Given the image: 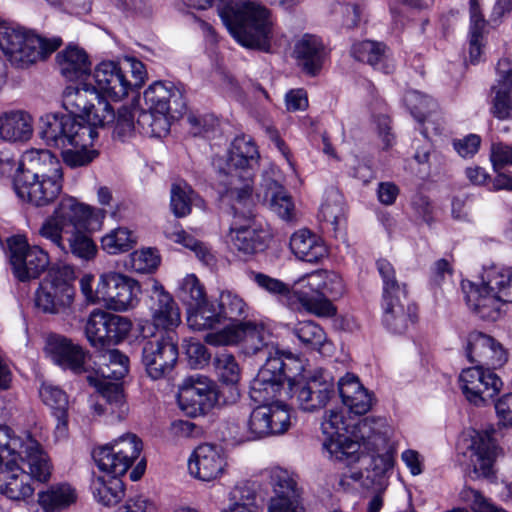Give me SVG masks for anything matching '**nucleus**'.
<instances>
[{
  "mask_svg": "<svg viewBox=\"0 0 512 512\" xmlns=\"http://www.w3.org/2000/svg\"><path fill=\"white\" fill-rule=\"evenodd\" d=\"M51 464L41 445L30 435H12L0 426V493L11 500H25L34 493L31 480L50 479Z\"/></svg>",
  "mask_w": 512,
  "mask_h": 512,
  "instance_id": "nucleus-1",
  "label": "nucleus"
},
{
  "mask_svg": "<svg viewBox=\"0 0 512 512\" xmlns=\"http://www.w3.org/2000/svg\"><path fill=\"white\" fill-rule=\"evenodd\" d=\"M269 335L263 325L254 322H239L220 331L205 335V343L212 346L240 344L246 355H259L265 363L259 369L250 386V396L255 402L268 401L277 397L285 382L286 364L279 355L278 349L266 338Z\"/></svg>",
  "mask_w": 512,
  "mask_h": 512,
  "instance_id": "nucleus-2",
  "label": "nucleus"
},
{
  "mask_svg": "<svg viewBox=\"0 0 512 512\" xmlns=\"http://www.w3.org/2000/svg\"><path fill=\"white\" fill-rule=\"evenodd\" d=\"M18 198L36 208L54 203L63 189L59 159L46 149H32L24 155L13 180Z\"/></svg>",
  "mask_w": 512,
  "mask_h": 512,
  "instance_id": "nucleus-3",
  "label": "nucleus"
},
{
  "mask_svg": "<svg viewBox=\"0 0 512 512\" xmlns=\"http://www.w3.org/2000/svg\"><path fill=\"white\" fill-rule=\"evenodd\" d=\"M190 8L205 10L218 3L220 16L233 38L243 47L269 52L273 38V21L264 6L244 0L236 9L232 0H182Z\"/></svg>",
  "mask_w": 512,
  "mask_h": 512,
  "instance_id": "nucleus-4",
  "label": "nucleus"
},
{
  "mask_svg": "<svg viewBox=\"0 0 512 512\" xmlns=\"http://www.w3.org/2000/svg\"><path fill=\"white\" fill-rule=\"evenodd\" d=\"M229 184L227 197H223L230 203L232 213L227 242L245 255L263 252L268 246L270 233L253 211L249 179L234 178Z\"/></svg>",
  "mask_w": 512,
  "mask_h": 512,
  "instance_id": "nucleus-5",
  "label": "nucleus"
},
{
  "mask_svg": "<svg viewBox=\"0 0 512 512\" xmlns=\"http://www.w3.org/2000/svg\"><path fill=\"white\" fill-rule=\"evenodd\" d=\"M382 279V323L393 334H403L418 319L417 306L409 299L407 285L396 278L394 266L387 259L376 261Z\"/></svg>",
  "mask_w": 512,
  "mask_h": 512,
  "instance_id": "nucleus-6",
  "label": "nucleus"
},
{
  "mask_svg": "<svg viewBox=\"0 0 512 512\" xmlns=\"http://www.w3.org/2000/svg\"><path fill=\"white\" fill-rule=\"evenodd\" d=\"M103 209L79 202L75 197L65 196L39 228V235L57 246L60 236L80 229H99L105 218Z\"/></svg>",
  "mask_w": 512,
  "mask_h": 512,
  "instance_id": "nucleus-7",
  "label": "nucleus"
},
{
  "mask_svg": "<svg viewBox=\"0 0 512 512\" xmlns=\"http://www.w3.org/2000/svg\"><path fill=\"white\" fill-rule=\"evenodd\" d=\"M342 278L326 270H316L299 278L293 287V297L301 307L320 317L336 314L332 301L344 293Z\"/></svg>",
  "mask_w": 512,
  "mask_h": 512,
  "instance_id": "nucleus-8",
  "label": "nucleus"
},
{
  "mask_svg": "<svg viewBox=\"0 0 512 512\" xmlns=\"http://www.w3.org/2000/svg\"><path fill=\"white\" fill-rule=\"evenodd\" d=\"M63 107L96 131L114 120V110L107 100L99 95V91L90 80H81L68 85L63 91Z\"/></svg>",
  "mask_w": 512,
  "mask_h": 512,
  "instance_id": "nucleus-9",
  "label": "nucleus"
},
{
  "mask_svg": "<svg viewBox=\"0 0 512 512\" xmlns=\"http://www.w3.org/2000/svg\"><path fill=\"white\" fill-rule=\"evenodd\" d=\"M74 279L75 272L72 266H53L35 292L36 307L48 314L65 311L74 299Z\"/></svg>",
  "mask_w": 512,
  "mask_h": 512,
  "instance_id": "nucleus-10",
  "label": "nucleus"
},
{
  "mask_svg": "<svg viewBox=\"0 0 512 512\" xmlns=\"http://www.w3.org/2000/svg\"><path fill=\"white\" fill-rule=\"evenodd\" d=\"M39 135L48 146L64 149L69 144L91 143L98 132L69 114L49 113L40 118Z\"/></svg>",
  "mask_w": 512,
  "mask_h": 512,
  "instance_id": "nucleus-11",
  "label": "nucleus"
},
{
  "mask_svg": "<svg viewBox=\"0 0 512 512\" xmlns=\"http://www.w3.org/2000/svg\"><path fill=\"white\" fill-rule=\"evenodd\" d=\"M286 377L292 397L296 398L299 408L305 412L319 411L335 397L334 377L325 369H315L299 381H292L287 374Z\"/></svg>",
  "mask_w": 512,
  "mask_h": 512,
  "instance_id": "nucleus-12",
  "label": "nucleus"
},
{
  "mask_svg": "<svg viewBox=\"0 0 512 512\" xmlns=\"http://www.w3.org/2000/svg\"><path fill=\"white\" fill-rule=\"evenodd\" d=\"M259 152L251 137L240 135L231 143L227 159V171L219 170V183L223 186L222 197H227L230 182L234 178L249 179L251 196H253V169L258 164Z\"/></svg>",
  "mask_w": 512,
  "mask_h": 512,
  "instance_id": "nucleus-13",
  "label": "nucleus"
},
{
  "mask_svg": "<svg viewBox=\"0 0 512 512\" xmlns=\"http://www.w3.org/2000/svg\"><path fill=\"white\" fill-rule=\"evenodd\" d=\"M141 450V440L135 434L129 433L112 443L95 448L92 457L101 471L111 476H123Z\"/></svg>",
  "mask_w": 512,
  "mask_h": 512,
  "instance_id": "nucleus-14",
  "label": "nucleus"
},
{
  "mask_svg": "<svg viewBox=\"0 0 512 512\" xmlns=\"http://www.w3.org/2000/svg\"><path fill=\"white\" fill-rule=\"evenodd\" d=\"M131 329L132 322L127 317L95 309L87 319L85 334L92 347L104 350L122 342Z\"/></svg>",
  "mask_w": 512,
  "mask_h": 512,
  "instance_id": "nucleus-15",
  "label": "nucleus"
},
{
  "mask_svg": "<svg viewBox=\"0 0 512 512\" xmlns=\"http://www.w3.org/2000/svg\"><path fill=\"white\" fill-rule=\"evenodd\" d=\"M177 401L188 416L204 415L219 401L217 384L207 376L190 375L179 386Z\"/></svg>",
  "mask_w": 512,
  "mask_h": 512,
  "instance_id": "nucleus-16",
  "label": "nucleus"
},
{
  "mask_svg": "<svg viewBox=\"0 0 512 512\" xmlns=\"http://www.w3.org/2000/svg\"><path fill=\"white\" fill-rule=\"evenodd\" d=\"M178 356V344L170 334L155 335L142 343L141 363L152 380L169 376Z\"/></svg>",
  "mask_w": 512,
  "mask_h": 512,
  "instance_id": "nucleus-17",
  "label": "nucleus"
},
{
  "mask_svg": "<svg viewBox=\"0 0 512 512\" xmlns=\"http://www.w3.org/2000/svg\"><path fill=\"white\" fill-rule=\"evenodd\" d=\"M10 263L14 276L21 282L38 278L48 267V253L38 245L30 246L24 236L8 240Z\"/></svg>",
  "mask_w": 512,
  "mask_h": 512,
  "instance_id": "nucleus-18",
  "label": "nucleus"
},
{
  "mask_svg": "<svg viewBox=\"0 0 512 512\" xmlns=\"http://www.w3.org/2000/svg\"><path fill=\"white\" fill-rule=\"evenodd\" d=\"M321 429L327 435L323 447L331 458L344 462L347 465L358 462L360 458V444L347 437V427L341 413L330 410L324 416Z\"/></svg>",
  "mask_w": 512,
  "mask_h": 512,
  "instance_id": "nucleus-19",
  "label": "nucleus"
},
{
  "mask_svg": "<svg viewBox=\"0 0 512 512\" xmlns=\"http://www.w3.org/2000/svg\"><path fill=\"white\" fill-rule=\"evenodd\" d=\"M140 287L134 279L116 272L102 274L97 293L102 302L116 311H126L138 302Z\"/></svg>",
  "mask_w": 512,
  "mask_h": 512,
  "instance_id": "nucleus-20",
  "label": "nucleus"
},
{
  "mask_svg": "<svg viewBox=\"0 0 512 512\" xmlns=\"http://www.w3.org/2000/svg\"><path fill=\"white\" fill-rule=\"evenodd\" d=\"M459 382L466 399L476 406L487 405L500 392L503 385L492 370L476 365L463 369Z\"/></svg>",
  "mask_w": 512,
  "mask_h": 512,
  "instance_id": "nucleus-21",
  "label": "nucleus"
},
{
  "mask_svg": "<svg viewBox=\"0 0 512 512\" xmlns=\"http://www.w3.org/2000/svg\"><path fill=\"white\" fill-rule=\"evenodd\" d=\"M465 353L471 363L488 370L500 368L508 360L507 350L500 342L478 331L469 333Z\"/></svg>",
  "mask_w": 512,
  "mask_h": 512,
  "instance_id": "nucleus-22",
  "label": "nucleus"
},
{
  "mask_svg": "<svg viewBox=\"0 0 512 512\" xmlns=\"http://www.w3.org/2000/svg\"><path fill=\"white\" fill-rule=\"evenodd\" d=\"M271 485L275 495L269 501L268 512H305L297 481L290 472L273 469Z\"/></svg>",
  "mask_w": 512,
  "mask_h": 512,
  "instance_id": "nucleus-23",
  "label": "nucleus"
},
{
  "mask_svg": "<svg viewBox=\"0 0 512 512\" xmlns=\"http://www.w3.org/2000/svg\"><path fill=\"white\" fill-rule=\"evenodd\" d=\"M91 80L99 95L107 100L120 101L132 90L131 81L126 78L121 67L112 61L101 62L94 69Z\"/></svg>",
  "mask_w": 512,
  "mask_h": 512,
  "instance_id": "nucleus-24",
  "label": "nucleus"
},
{
  "mask_svg": "<svg viewBox=\"0 0 512 512\" xmlns=\"http://www.w3.org/2000/svg\"><path fill=\"white\" fill-rule=\"evenodd\" d=\"M47 351L54 363L75 374L88 372L89 352L64 336L53 335L48 339Z\"/></svg>",
  "mask_w": 512,
  "mask_h": 512,
  "instance_id": "nucleus-25",
  "label": "nucleus"
},
{
  "mask_svg": "<svg viewBox=\"0 0 512 512\" xmlns=\"http://www.w3.org/2000/svg\"><path fill=\"white\" fill-rule=\"evenodd\" d=\"M474 473L489 478L494 476V464L501 452L491 432L473 431L468 446Z\"/></svg>",
  "mask_w": 512,
  "mask_h": 512,
  "instance_id": "nucleus-26",
  "label": "nucleus"
},
{
  "mask_svg": "<svg viewBox=\"0 0 512 512\" xmlns=\"http://www.w3.org/2000/svg\"><path fill=\"white\" fill-rule=\"evenodd\" d=\"M61 42L60 38L46 39L23 29V41L16 46L17 57L10 54L8 59L13 65L25 68L45 59L60 47Z\"/></svg>",
  "mask_w": 512,
  "mask_h": 512,
  "instance_id": "nucleus-27",
  "label": "nucleus"
},
{
  "mask_svg": "<svg viewBox=\"0 0 512 512\" xmlns=\"http://www.w3.org/2000/svg\"><path fill=\"white\" fill-rule=\"evenodd\" d=\"M496 73V83L491 87L490 113L499 120H508L512 118V62L500 59Z\"/></svg>",
  "mask_w": 512,
  "mask_h": 512,
  "instance_id": "nucleus-28",
  "label": "nucleus"
},
{
  "mask_svg": "<svg viewBox=\"0 0 512 512\" xmlns=\"http://www.w3.org/2000/svg\"><path fill=\"white\" fill-rule=\"evenodd\" d=\"M150 301L149 309L155 327L169 334L168 332L180 325L181 314L177 303L158 282H154L152 286Z\"/></svg>",
  "mask_w": 512,
  "mask_h": 512,
  "instance_id": "nucleus-29",
  "label": "nucleus"
},
{
  "mask_svg": "<svg viewBox=\"0 0 512 512\" xmlns=\"http://www.w3.org/2000/svg\"><path fill=\"white\" fill-rule=\"evenodd\" d=\"M226 466L222 450L212 444L199 445L188 462L190 473L202 481H212L218 478Z\"/></svg>",
  "mask_w": 512,
  "mask_h": 512,
  "instance_id": "nucleus-30",
  "label": "nucleus"
},
{
  "mask_svg": "<svg viewBox=\"0 0 512 512\" xmlns=\"http://www.w3.org/2000/svg\"><path fill=\"white\" fill-rule=\"evenodd\" d=\"M462 291L468 307L481 319L495 321L500 316L501 301L488 287V283L476 285L471 281H462Z\"/></svg>",
  "mask_w": 512,
  "mask_h": 512,
  "instance_id": "nucleus-31",
  "label": "nucleus"
},
{
  "mask_svg": "<svg viewBox=\"0 0 512 512\" xmlns=\"http://www.w3.org/2000/svg\"><path fill=\"white\" fill-rule=\"evenodd\" d=\"M144 106L152 111L169 115L170 111L182 114L186 105L182 95L171 83L155 81L143 94Z\"/></svg>",
  "mask_w": 512,
  "mask_h": 512,
  "instance_id": "nucleus-32",
  "label": "nucleus"
},
{
  "mask_svg": "<svg viewBox=\"0 0 512 512\" xmlns=\"http://www.w3.org/2000/svg\"><path fill=\"white\" fill-rule=\"evenodd\" d=\"M88 383L99 392V400L93 404L94 411L98 414L111 413L121 417L126 409L123 386L121 383L100 379L92 374L87 375Z\"/></svg>",
  "mask_w": 512,
  "mask_h": 512,
  "instance_id": "nucleus-33",
  "label": "nucleus"
},
{
  "mask_svg": "<svg viewBox=\"0 0 512 512\" xmlns=\"http://www.w3.org/2000/svg\"><path fill=\"white\" fill-rule=\"evenodd\" d=\"M338 392L343 404L351 413L366 414L372 407V394L360 383L357 376L347 373L338 381Z\"/></svg>",
  "mask_w": 512,
  "mask_h": 512,
  "instance_id": "nucleus-34",
  "label": "nucleus"
},
{
  "mask_svg": "<svg viewBox=\"0 0 512 512\" xmlns=\"http://www.w3.org/2000/svg\"><path fill=\"white\" fill-rule=\"evenodd\" d=\"M60 73L69 81L91 80V62L87 53L69 45L56 56Z\"/></svg>",
  "mask_w": 512,
  "mask_h": 512,
  "instance_id": "nucleus-35",
  "label": "nucleus"
},
{
  "mask_svg": "<svg viewBox=\"0 0 512 512\" xmlns=\"http://www.w3.org/2000/svg\"><path fill=\"white\" fill-rule=\"evenodd\" d=\"M294 53L303 71L315 76L322 69L326 48L320 37L305 34L295 44Z\"/></svg>",
  "mask_w": 512,
  "mask_h": 512,
  "instance_id": "nucleus-36",
  "label": "nucleus"
},
{
  "mask_svg": "<svg viewBox=\"0 0 512 512\" xmlns=\"http://www.w3.org/2000/svg\"><path fill=\"white\" fill-rule=\"evenodd\" d=\"M388 426L385 418L365 417L353 426L352 434L359 442L371 452H378L387 443Z\"/></svg>",
  "mask_w": 512,
  "mask_h": 512,
  "instance_id": "nucleus-37",
  "label": "nucleus"
},
{
  "mask_svg": "<svg viewBox=\"0 0 512 512\" xmlns=\"http://www.w3.org/2000/svg\"><path fill=\"white\" fill-rule=\"evenodd\" d=\"M350 55L356 61L366 63L385 74L393 70L388 60V47L384 42L368 39L355 41L351 45Z\"/></svg>",
  "mask_w": 512,
  "mask_h": 512,
  "instance_id": "nucleus-38",
  "label": "nucleus"
},
{
  "mask_svg": "<svg viewBox=\"0 0 512 512\" xmlns=\"http://www.w3.org/2000/svg\"><path fill=\"white\" fill-rule=\"evenodd\" d=\"M33 135V118L24 110H10L0 115V136L9 142H25Z\"/></svg>",
  "mask_w": 512,
  "mask_h": 512,
  "instance_id": "nucleus-39",
  "label": "nucleus"
},
{
  "mask_svg": "<svg viewBox=\"0 0 512 512\" xmlns=\"http://www.w3.org/2000/svg\"><path fill=\"white\" fill-rule=\"evenodd\" d=\"M94 229H80L60 236L61 245L50 243L51 250L60 254H72L81 260H91L97 253V246L92 240L89 231Z\"/></svg>",
  "mask_w": 512,
  "mask_h": 512,
  "instance_id": "nucleus-40",
  "label": "nucleus"
},
{
  "mask_svg": "<svg viewBox=\"0 0 512 512\" xmlns=\"http://www.w3.org/2000/svg\"><path fill=\"white\" fill-rule=\"evenodd\" d=\"M290 249L301 261L318 263L327 255L323 240L308 229H300L290 238Z\"/></svg>",
  "mask_w": 512,
  "mask_h": 512,
  "instance_id": "nucleus-41",
  "label": "nucleus"
},
{
  "mask_svg": "<svg viewBox=\"0 0 512 512\" xmlns=\"http://www.w3.org/2000/svg\"><path fill=\"white\" fill-rule=\"evenodd\" d=\"M74 487L68 483L50 485L38 493V503L43 512H62L77 501Z\"/></svg>",
  "mask_w": 512,
  "mask_h": 512,
  "instance_id": "nucleus-42",
  "label": "nucleus"
},
{
  "mask_svg": "<svg viewBox=\"0 0 512 512\" xmlns=\"http://www.w3.org/2000/svg\"><path fill=\"white\" fill-rule=\"evenodd\" d=\"M39 394L43 402L52 409L56 419V433L60 436L66 434L68 425V399L66 393L58 386L43 383Z\"/></svg>",
  "mask_w": 512,
  "mask_h": 512,
  "instance_id": "nucleus-43",
  "label": "nucleus"
},
{
  "mask_svg": "<svg viewBox=\"0 0 512 512\" xmlns=\"http://www.w3.org/2000/svg\"><path fill=\"white\" fill-rule=\"evenodd\" d=\"M129 357L118 349H107L99 355L98 368L94 376L104 380H122L129 372Z\"/></svg>",
  "mask_w": 512,
  "mask_h": 512,
  "instance_id": "nucleus-44",
  "label": "nucleus"
},
{
  "mask_svg": "<svg viewBox=\"0 0 512 512\" xmlns=\"http://www.w3.org/2000/svg\"><path fill=\"white\" fill-rule=\"evenodd\" d=\"M90 489L94 499L105 507L115 506L125 497V487L120 476L94 477Z\"/></svg>",
  "mask_w": 512,
  "mask_h": 512,
  "instance_id": "nucleus-45",
  "label": "nucleus"
},
{
  "mask_svg": "<svg viewBox=\"0 0 512 512\" xmlns=\"http://www.w3.org/2000/svg\"><path fill=\"white\" fill-rule=\"evenodd\" d=\"M275 398L276 397L268 400V402L273 401ZM261 403L262 404L254 408L249 413L248 418L243 421L240 427L241 440L254 441L271 435V426L269 425L268 412L265 406L267 401Z\"/></svg>",
  "mask_w": 512,
  "mask_h": 512,
  "instance_id": "nucleus-46",
  "label": "nucleus"
},
{
  "mask_svg": "<svg viewBox=\"0 0 512 512\" xmlns=\"http://www.w3.org/2000/svg\"><path fill=\"white\" fill-rule=\"evenodd\" d=\"M133 113L137 117L135 124L140 134L148 137H162L170 130L169 117L165 114L152 111L146 106L136 109Z\"/></svg>",
  "mask_w": 512,
  "mask_h": 512,
  "instance_id": "nucleus-47",
  "label": "nucleus"
},
{
  "mask_svg": "<svg viewBox=\"0 0 512 512\" xmlns=\"http://www.w3.org/2000/svg\"><path fill=\"white\" fill-rule=\"evenodd\" d=\"M293 334L306 348L321 353L330 346L323 328L311 320L298 322L293 328Z\"/></svg>",
  "mask_w": 512,
  "mask_h": 512,
  "instance_id": "nucleus-48",
  "label": "nucleus"
},
{
  "mask_svg": "<svg viewBox=\"0 0 512 512\" xmlns=\"http://www.w3.org/2000/svg\"><path fill=\"white\" fill-rule=\"evenodd\" d=\"M188 311L187 322L193 330L214 329L223 320L220 312H217L214 305L208 300L199 306L190 308Z\"/></svg>",
  "mask_w": 512,
  "mask_h": 512,
  "instance_id": "nucleus-49",
  "label": "nucleus"
},
{
  "mask_svg": "<svg viewBox=\"0 0 512 512\" xmlns=\"http://www.w3.org/2000/svg\"><path fill=\"white\" fill-rule=\"evenodd\" d=\"M196 193L185 181L172 184L170 191V208L177 218H182L191 213L192 204Z\"/></svg>",
  "mask_w": 512,
  "mask_h": 512,
  "instance_id": "nucleus-50",
  "label": "nucleus"
},
{
  "mask_svg": "<svg viewBox=\"0 0 512 512\" xmlns=\"http://www.w3.org/2000/svg\"><path fill=\"white\" fill-rule=\"evenodd\" d=\"M269 197L270 209L281 219L289 221L294 217V203L285 188L275 181H271L266 191V198Z\"/></svg>",
  "mask_w": 512,
  "mask_h": 512,
  "instance_id": "nucleus-51",
  "label": "nucleus"
},
{
  "mask_svg": "<svg viewBox=\"0 0 512 512\" xmlns=\"http://www.w3.org/2000/svg\"><path fill=\"white\" fill-rule=\"evenodd\" d=\"M212 365L219 379L224 384L235 385L240 380L241 370L235 357L226 351L217 353Z\"/></svg>",
  "mask_w": 512,
  "mask_h": 512,
  "instance_id": "nucleus-52",
  "label": "nucleus"
},
{
  "mask_svg": "<svg viewBox=\"0 0 512 512\" xmlns=\"http://www.w3.org/2000/svg\"><path fill=\"white\" fill-rule=\"evenodd\" d=\"M248 305L244 299L231 290H225L219 296V312L222 319L237 321L246 318L248 315Z\"/></svg>",
  "mask_w": 512,
  "mask_h": 512,
  "instance_id": "nucleus-53",
  "label": "nucleus"
},
{
  "mask_svg": "<svg viewBox=\"0 0 512 512\" xmlns=\"http://www.w3.org/2000/svg\"><path fill=\"white\" fill-rule=\"evenodd\" d=\"M136 238L127 228H117L102 237L101 246L109 254H119L131 250Z\"/></svg>",
  "mask_w": 512,
  "mask_h": 512,
  "instance_id": "nucleus-54",
  "label": "nucleus"
},
{
  "mask_svg": "<svg viewBox=\"0 0 512 512\" xmlns=\"http://www.w3.org/2000/svg\"><path fill=\"white\" fill-rule=\"evenodd\" d=\"M92 143L85 145L69 144V147L62 149L64 163L71 168H78L89 165L99 155L96 149L90 148Z\"/></svg>",
  "mask_w": 512,
  "mask_h": 512,
  "instance_id": "nucleus-55",
  "label": "nucleus"
},
{
  "mask_svg": "<svg viewBox=\"0 0 512 512\" xmlns=\"http://www.w3.org/2000/svg\"><path fill=\"white\" fill-rule=\"evenodd\" d=\"M180 299L189 306H199L207 300L206 291L199 279L194 274L187 275L179 286Z\"/></svg>",
  "mask_w": 512,
  "mask_h": 512,
  "instance_id": "nucleus-56",
  "label": "nucleus"
},
{
  "mask_svg": "<svg viewBox=\"0 0 512 512\" xmlns=\"http://www.w3.org/2000/svg\"><path fill=\"white\" fill-rule=\"evenodd\" d=\"M486 282L501 303H512V269L494 272Z\"/></svg>",
  "mask_w": 512,
  "mask_h": 512,
  "instance_id": "nucleus-57",
  "label": "nucleus"
},
{
  "mask_svg": "<svg viewBox=\"0 0 512 512\" xmlns=\"http://www.w3.org/2000/svg\"><path fill=\"white\" fill-rule=\"evenodd\" d=\"M486 282L501 303H512V269L494 272Z\"/></svg>",
  "mask_w": 512,
  "mask_h": 512,
  "instance_id": "nucleus-58",
  "label": "nucleus"
},
{
  "mask_svg": "<svg viewBox=\"0 0 512 512\" xmlns=\"http://www.w3.org/2000/svg\"><path fill=\"white\" fill-rule=\"evenodd\" d=\"M404 102L407 108L410 110L411 115L419 123H423L435 106V102L432 98L423 95L419 91L410 90L404 95Z\"/></svg>",
  "mask_w": 512,
  "mask_h": 512,
  "instance_id": "nucleus-59",
  "label": "nucleus"
},
{
  "mask_svg": "<svg viewBox=\"0 0 512 512\" xmlns=\"http://www.w3.org/2000/svg\"><path fill=\"white\" fill-rule=\"evenodd\" d=\"M230 504L222 512H255L256 493L247 487H236L230 493Z\"/></svg>",
  "mask_w": 512,
  "mask_h": 512,
  "instance_id": "nucleus-60",
  "label": "nucleus"
},
{
  "mask_svg": "<svg viewBox=\"0 0 512 512\" xmlns=\"http://www.w3.org/2000/svg\"><path fill=\"white\" fill-rule=\"evenodd\" d=\"M271 435L285 433L290 427V413L287 405L280 402L265 403Z\"/></svg>",
  "mask_w": 512,
  "mask_h": 512,
  "instance_id": "nucleus-61",
  "label": "nucleus"
},
{
  "mask_svg": "<svg viewBox=\"0 0 512 512\" xmlns=\"http://www.w3.org/2000/svg\"><path fill=\"white\" fill-rule=\"evenodd\" d=\"M135 113L126 107L122 106L118 109L117 115L114 114L115 127H114V137L124 142L134 134L136 130V124L134 122Z\"/></svg>",
  "mask_w": 512,
  "mask_h": 512,
  "instance_id": "nucleus-62",
  "label": "nucleus"
},
{
  "mask_svg": "<svg viewBox=\"0 0 512 512\" xmlns=\"http://www.w3.org/2000/svg\"><path fill=\"white\" fill-rule=\"evenodd\" d=\"M461 497L464 501L469 503L474 512H507L503 508L496 506L490 499L473 488L463 489Z\"/></svg>",
  "mask_w": 512,
  "mask_h": 512,
  "instance_id": "nucleus-63",
  "label": "nucleus"
},
{
  "mask_svg": "<svg viewBox=\"0 0 512 512\" xmlns=\"http://www.w3.org/2000/svg\"><path fill=\"white\" fill-rule=\"evenodd\" d=\"M251 275L258 287L271 295L289 296L291 293L293 294V289L291 290L288 284L279 279L270 277L261 272H252Z\"/></svg>",
  "mask_w": 512,
  "mask_h": 512,
  "instance_id": "nucleus-64",
  "label": "nucleus"
}]
</instances>
